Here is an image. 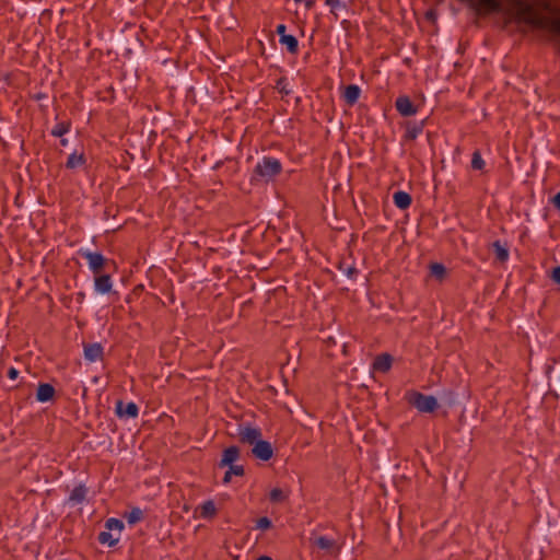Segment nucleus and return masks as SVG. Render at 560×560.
Here are the masks:
<instances>
[{
	"label": "nucleus",
	"mask_w": 560,
	"mask_h": 560,
	"mask_svg": "<svg viewBox=\"0 0 560 560\" xmlns=\"http://www.w3.org/2000/svg\"><path fill=\"white\" fill-rule=\"evenodd\" d=\"M282 172L281 162L272 156H264L253 170L250 183L269 182Z\"/></svg>",
	"instance_id": "1"
},
{
	"label": "nucleus",
	"mask_w": 560,
	"mask_h": 560,
	"mask_svg": "<svg viewBox=\"0 0 560 560\" xmlns=\"http://www.w3.org/2000/svg\"><path fill=\"white\" fill-rule=\"evenodd\" d=\"M409 402L420 412H433L439 407L438 399L434 396L419 392L411 393Z\"/></svg>",
	"instance_id": "2"
},
{
	"label": "nucleus",
	"mask_w": 560,
	"mask_h": 560,
	"mask_svg": "<svg viewBox=\"0 0 560 560\" xmlns=\"http://www.w3.org/2000/svg\"><path fill=\"white\" fill-rule=\"evenodd\" d=\"M79 255L88 261L89 269L94 273L98 275L105 268L108 259L98 252H91L89 249L81 248Z\"/></svg>",
	"instance_id": "3"
},
{
	"label": "nucleus",
	"mask_w": 560,
	"mask_h": 560,
	"mask_svg": "<svg viewBox=\"0 0 560 560\" xmlns=\"http://www.w3.org/2000/svg\"><path fill=\"white\" fill-rule=\"evenodd\" d=\"M237 436L241 443L254 445L261 439V430L249 424H240Z\"/></svg>",
	"instance_id": "4"
},
{
	"label": "nucleus",
	"mask_w": 560,
	"mask_h": 560,
	"mask_svg": "<svg viewBox=\"0 0 560 560\" xmlns=\"http://www.w3.org/2000/svg\"><path fill=\"white\" fill-rule=\"evenodd\" d=\"M115 415L119 419H135L139 416V407L133 401L125 404L122 400H117L115 404Z\"/></svg>",
	"instance_id": "5"
},
{
	"label": "nucleus",
	"mask_w": 560,
	"mask_h": 560,
	"mask_svg": "<svg viewBox=\"0 0 560 560\" xmlns=\"http://www.w3.org/2000/svg\"><path fill=\"white\" fill-rule=\"evenodd\" d=\"M311 541L317 548L325 550L330 555H338L340 551V546L338 541L334 538L327 536H316L311 538Z\"/></svg>",
	"instance_id": "6"
},
{
	"label": "nucleus",
	"mask_w": 560,
	"mask_h": 560,
	"mask_svg": "<svg viewBox=\"0 0 560 560\" xmlns=\"http://www.w3.org/2000/svg\"><path fill=\"white\" fill-rule=\"evenodd\" d=\"M395 108L404 117L413 116L418 112L417 106L406 95H401L396 98Z\"/></svg>",
	"instance_id": "7"
},
{
	"label": "nucleus",
	"mask_w": 560,
	"mask_h": 560,
	"mask_svg": "<svg viewBox=\"0 0 560 560\" xmlns=\"http://www.w3.org/2000/svg\"><path fill=\"white\" fill-rule=\"evenodd\" d=\"M252 453L256 458L267 462L273 456V448L270 442L260 439L253 445Z\"/></svg>",
	"instance_id": "8"
},
{
	"label": "nucleus",
	"mask_w": 560,
	"mask_h": 560,
	"mask_svg": "<svg viewBox=\"0 0 560 560\" xmlns=\"http://www.w3.org/2000/svg\"><path fill=\"white\" fill-rule=\"evenodd\" d=\"M427 119L421 121H408L406 124V131L404 133L405 141H413L416 140L422 132L425 127Z\"/></svg>",
	"instance_id": "9"
},
{
	"label": "nucleus",
	"mask_w": 560,
	"mask_h": 560,
	"mask_svg": "<svg viewBox=\"0 0 560 560\" xmlns=\"http://www.w3.org/2000/svg\"><path fill=\"white\" fill-rule=\"evenodd\" d=\"M94 290L98 294H108L113 290L110 275H94Z\"/></svg>",
	"instance_id": "10"
},
{
	"label": "nucleus",
	"mask_w": 560,
	"mask_h": 560,
	"mask_svg": "<svg viewBox=\"0 0 560 560\" xmlns=\"http://www.w3.org/2000/svg\"><path fill=\"white\" fill-rule=\"evenodd\" d=\"M84 358L90 362H96L103 358V347L98 342L84 346Z\"/></svg>",
	"instance_id": "11"
},
{
	"label": "nucleus",
	"mask_w": 560,
	"mask_h": 560,
	"mask_svg": "<svg viewBox=\"0 0 560 560\" xmlns=\"http://www.w3.org/2000/svg\"><path fill=\"white\" fill-rule=\"evenodd\" d=\"M393 364V357L388 353H382L377 355L373 361V370L381 372V373H387Z\"/></svg>",
	"instance_id": "12"
},
{
	"label": "nucleus",
	"mask_w": 560,
	"mask_h": 560,
	"mask_svg": "<svg viewBox=\"0 0 560 560\" xmlns=\"http://www.w3.org/2000/svg\"><path fill=\"white\" fill-rule=\"evenodd\" d=\"M240 457V450L237 446H229L223 451L222 458L220 460V467L231 466Z\"/></svg>",
	"instance_id": "13"
},
{
	"label": "nucleus",
	"mask_w": 560,
	"mask_h": 560,
	"mask_svg": "<svg viewBox=\"0 0 560 560\" xmlns=\"http://www.w3.org/2000/svg\"><path fill=\"white\" fill-rule=\"evenodd\" d=\"M55 388L48 383H40L37 387L36 399L39 402H47L54 398Z\"/></svg>",
	"instance_id": "14"
},
{
	"label": "nucleus",
	"mask_w": 560,
	"mask_h": 560,
	"mask_svg": "<svg viewBox=\"0 0 560 560\" xmlns=\"http://www.w3.org/2000/svg\"><path fill=\"white\" fill-rule=\"evenodd\" d=\"M86 164V156L83 152H72L66 162V168L75 170Z\"/></svg>",
	"instance_id": "15"
},
{
	"label": "nucleus",
	"mask_w": 560,
	"mask_h": 560,
	"mask_svg": "<svg viewBox=\"0 0 560 560\" xmlns=\"http://www.w3.org/2000/svg\"><path fill=\"white\" fill-rule=\"evenodd\" d=\"M361 89L357 84L346 86L343 92V100L349 106H353L360 98Z\"/></svg>",
	"instance_id": "16"
},
{
	"label": "nucleus",
	"mask_w": 560,
	"mask_h": 560,
	"mask_svg": "<svg viewBox=\"0 0 560 560\" xmlns=\"http://www.w3.org/2000/svg\"><path fill=\"white\" fill-rule=\"evenodd\" d=\"M197 510L199 511V516L205 520L213 518L217 514V508L212 500L202 502Z\"/></svg>",
	"instance_id": "17"
},
{
	"label": "nucleus",
	"mask_w": 560,
	"mask_h": 560,
	"mask_svg": "<svg viewBox=\"0 0 560 560\" xmlns=\"http://www.w3.org/2000/svg\"><path fill=\"white\" fill-rule=\"evenodd\" d=\"M394 203L397 208L405 210L409 208L412 202L411 196L402 190H398L393 196Z\"/></svg>",
	"instance_id": "18"
},
{
	"label": "nucleus",
	"mask_w": 560,
	"mask_h": 560,
	"mask_svg": "<svg viewBox=\"0 0 560 560\" xmlns=\"http://www.w3.org/2000/svg\"><path fill=\"white\" fill-rule=\"evenodd\" d=\"M88 489L83 485H79L74 487V489L71 491L69 501L73 504H80L82 503L86 498Z\"/></svg>",
	"instance_id": "19"
},
{
	"label": "nucleus",
	"mask_w": 560,
	"mask_h": 560,
	"mask_svg": "<svg viewBox=\"0 0 560 560\" xmlns=\"http://www.w3.org/2000/svg\"><path fill=\"white\" fill-rule=\"evenodd\" d=\"M279 42L281 45H284L287 47V49L290 54H292V55L298 54L299 42L295 36H293V35L282 36V39H279Z\"/></svg>",
	"instance_id": "20"
},
{
	"label": "nucleus",
	"mask_w": 560,
	"mask_h": 560,
	"mask_svg": "<svg viewBox=\"0 0 560 560\" xmlns=\"http://www.w3.org/2000/svg\"><path fill=\"white\" fill-rule=\"evenodd\" d=\"M124 517L129 525H135L143 520V511L140 508H132Z\"/></svg>",
	"instance_id": "21"
},
{
	"label": "nucleus",
	"mask_w": 560,
	"mask_h": 560,
	"mask_svg": "<svg viewBox=\"0 0 560 560\" xmlns=\"http://www.w3.org/2000/svg\"><path fill=\"white\" fill-rule=\"evenodd\" d=\"M70 128H71L70 121H60L54 126L50 133L52 137L61 138L70 131Z\"/></svg>",
	"instance_id": "22"
},
{
	"label": "nucleus",
	"mask_w": 560,
	"mask_h": 560,
	"mask_svg": "<svg viewBox=\"0 0 560 560\" xmlns=\"http://www.w3.org/2000/svg\"><path fill=\"white\" fill-rule=\"evenodd\" d=\"M495 257L499 261L504 262L509 259V250L508 248L501 244L500 241H495L492 244Z\"/></svg>",
	"instance_id": "23"
},
{
	"label": "nucleus",
	"mask_w": 560,
	"mask_h": 560,
	"mask_svg": "<svg viewBox=\"0 0 560 560\" xmlns=\"http://www.w3.org/2000/svg\"><path fill=\"white\" fill-rule=\"evenodd\" d=\"M229 469L226 470L224 477H223V482L224 483H229L232 479V476H243L244 475V467L242 465H234V464H231V466H228Z\"/></svg>",
	"instance_id": "24"
},
{
	"label": "nucleus",
	"mask_w": 560,
	"mask_h": 560,
	"mask_svg": "<svg viewBox=\"0 0 560 560\" xmlns=\"http://www.w3.org/2000/svg\"><path fill=\"white\" fill-rule=\"evenodd\" d=\"M97 539L102 545H107L109 547L116 546L119 541V537H114V535L108 530L101 532Z\"/></svg>",
	"instance_id": "25"
},
{
	"label": "nucleus",
	"mask_w": 560,
	"mask_h": 560,
	"mask_svg": "<svg viewBox=\"0 0 560 560\" xmlns=\"http://www.w3.org/2000/svg\"><path fill=\"white\" fill-rule=\"evenodd\" d=\"M430 275L441 281L446 275V268L441 262H432L430 265Z\"/></svg>",
	"instance_id": "26"
},
{
	"label": "nucleus",
	"mask_w": 560,
	"mask_h": 560,
	"mask_svg": "<svg viewBox=\"0 0 560 560\" xmlns=\"http://www.w3.org/2000/svg\"><path fill=\"white\" fill-rule=\"evenodd\" d=\"M289 494L285 493L282 489L280 488H273L270 492H269V500L272 502V503H281L283 501H285L288 499Z\"/></svg>",
	"instance_id": "27"
},
{
	"label": "nucleus",
	"mask_w": 560,
	"mask_h": 560,
	"mask_svg": "<svg viewBox=\"0 0 560 560\" xmlns=\"http://www.w3.org/2000/svg\"><path fill=\"white\" fill-rule=\"evenodd\" d=\"M486 166V162L481 156L479 150L474 151L471 155V168L475 171H482Z\"/></svg>",
	"instance_id": "28"
},
{
	"label": "nucleus",
	"mask_w": 560,
	"mask_h": 560,
	"mask_svg": "<svg viewBox=\"0 0 560 560\" xmlns=\"http://www.w3.org/2000/svg\"><path fill=\"white\" fill-rule=\"evenodd\" d=\"M105 527L108 532L117 530L120 533L124 529V523L118 518L110 517L105 522Z\"/></svg>",
	"instance_id": "29"
},
{
	"label": "nucleus",
	"mask_w": 560,
	"mask_h": 560,
	"mask_svg": "<svg viewBox=\"0 0 560 560\" xmlns=\"http://www.w3.org/2000/svg\"><path fill=\"white\" fill-rule=\"evenodd\" d=\"M325 3L330 7V12L336 16L339 15V11L346 9V4L340 0H326Z\"/></svg>",
	"instance_id": "30"
},
{
	"label": "nucleus",
	"mask_w": 560,
	"mask_h": 560,
	"mask_svg": "<svg viewBox=\"0 0 560 560\" xmlns=\"http://www.w3.org/2000/svg\"><path fill=\"white\" fill-rule=\"evenodd\" d=\"M288 80L287 78L282 77L277 80L276 88L278 91L284 95H289L291 93V90L288 88Z\"/></svg>",
	"instance_id": "31"
},
{
	"label": "nucleus",
	"mask_w": 560,
	"mask_h": 560,
	"mask_svg": "<svg viewBox=\"0 0 560 560\" xmlns=\"http://www.w3.org/2000/svg\"><path fill=\"white\" fill-rule=\"evenodd\" d=\"M272 526L271 521L267 516H262L257 520L256 528L260 530L269 529Z\"/></svg>",
	"instance_id": "32"
},
{
	"label": "nucleus",
	"mask_w": 560,
	"mask_h": 560,
	"mask_svg": "<svg viewBox=\"0 0 560 560\" xmlns=\"http://www.w3.org/2000/svg\"><path fill=\"white\" fill-rule=\"evenodd\" d=\"M551 279L555 283L560 285V266L555 267L551 272Z\"/></svg>",
	"instance_id": "33"
},
{
	"label": "nucleus",
	"mask_w": 560,
	"mask_h": 560,
	"mask_svg": "<svg viewBox=\"0 0 560 560\" xmlns=\"http://www.w3.org/2000/svg\"><path fill=\"white\" fill-rule=\"evenodd\" d=\"M285 31L287 26L284 24L277 25L276 33L279 35V39H282V36H288V34H285Z\"/></svg>",
	"instance_id": "34"
},
{
	"label": "nucleus",
	"mask_w": 560,
	"mask_h": 560,
	"mask_svg": "<svg viewBox=\"0 0 560 560\" xmlns=\"http://www.w3.org/2000/svg\"><path fill=\"white\" fill-rule=\"evenodd\" d=\"M19 374H20V372L14 366H11L8 370V377L12 381H15L18 378Z\"/></svg>",
	"instance_id": "35"
},
{
	"label": "nucleus",
	"mask_w": 560,
	"mask_h": 560,
	"mask_svg": "<svg viewBox=\"0 0 560 560\" xmlns=\"http://www.w3.org/2000/svg\"><path fill=\"white\" fill-rule=\"evenodd\" d=\"M551 203L557 210H560V191L553 196Z\"/></svg>",
	"instance_id": "36"
},
{
	"label": "nucleus",
	"mask_w": 560,
	"mask_h": 560,
	"mask_svg": "<svg viewBox=\"0 0 560 560\" xmlns=\"http://www.w3.org/2000/svg\"><path fill=\"white\" fill-rule=\"evenodd\" d=\"M346 273L349 278H353V276L357 273V269L354 267H349L347 270H346Z\"/></svg>",
	"instance_id": "37"
},
{
	"label": "nucleus",
	"mask_w": 560,
	"mask_h": 560,
	"mask_svg": "<svg viewBox=\"0 0 560 560\" xmlns=\"http://www.w3.org/2000/svg\"><path fill=\"white\" fill-rule=\"evenodd\" d=\"M60 144L62 147H67L68 145V139L61 137Z\"/></svg>",
	"instance_id": "38"
},
{
	"label": "nucleus",
	"mask_w": 560,
	"mask_h": 560,
	"mask_svg": "<svg viewBox=\"0 0 560 560\" xmlns=\"http://www.w3.org/2000/svg\"><path fill=\"white\" fill-rule=\"evenodd\" d=\"M257 560H272V559L268 556H261Z\"/></svg>",
	"instance_id": "39"
},
{
	"label": "nucleus",
	"mask_w": 560,
	"mask_h": 560,
	"mask_svg": "<svg viewBox=\"0 0 560 560\" xmlns=\"http://www.w3.org/2000/svg\"><path fill=\"white\" fill-rule=\"evenodd\" d=\"M221 165H222V162H218V163L214 165V168H219Z\"/></svg>",
	"instance_id": "40"
},
{
	"label": "nucleus",
	"mask_w": 560,
	"mask_h": 560,
	"mask_svg": "<svg viewBox=\"0 0 560 560\" xmlns=\"http://www.w3.org/2000/svg\"><path fill=\"white\" fill-rule=\"evenodd\" d=\"M80 299H83L84 298V294L83 293H80L79 294Z\"/></svg>",
	"instance_id": "41"
}]
</instances>
